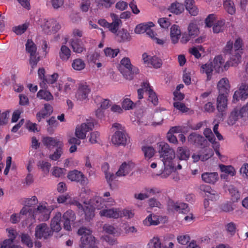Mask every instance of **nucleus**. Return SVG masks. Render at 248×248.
<instances>
[{
    "label": "nucleus",
    "mask_w": 248,
    "mask_h": 248,
    "mask_svg": "<svg viewBox=\"0 0 248 248\" xmlns=\"http://www.w3.org/2000/svg\"><path fill=\"white\" fill-rule=\"evenodd\" d=\"M91 191L89 189L83 187L81 189L79 197L83 201L85 207V217L87 220L92 219L94 216V210L107 208L108 206H113L115 204L114 199L110 197L109 192L104 193L102 197L96 196L92 200L87 201L85 199L89 195Z\"/></svg>",
    "instance_id": "obj_1"
},
{
    "label": "nucleus",
    "mask_w": 248,
    "mask_h": 248,
    "mask_svg": "<svg viewBox=\"0 0 248 248\" xmlns=\"http://www.w3.org/2000/svg\"><path fill=\"white\" fill-rule=\"evenodd\" d=\"M243 45V40L238 37L235 39L234 43L233 41L229 40L224 47V52L231 55L232 61H233L232 64H238L240 63Z\"/></svg>",
    "instance_id": "obj_2"
},
{
    "label": "nucleus",
    "mask_w": 248,
    "mask_h": 248,
    "mask_svg": "<svg viewBox=\"0 0 248 248\" xmlns=\"http://www.w3.org/2000/svg\"><path fill=\"white\" fill-rule=\"evenodd\" d=\"M156 148L164 166L175 167V153L174 150L164 141L158 142L156 144Z\"/></svg>",
    "instance_id": "obj_3"
},
{
    "label": "nucleus",
    "mask_w": 248,
    "mask_h": 248,
    "mask_svg": "<svg viewBox=\"0 0 248 248\" xmlns=\"http://www.w3.org/2000/svg\"><path fill=\"white\" fill-rule=\"evenodd\" d=\"M118 68L124 77L128 80L132 79L134 76L139 73V68L131 64L128 57H124L121 60Z\"/></svg>",
    "instance_id": "obj_4"
},
{
    "label": "nucleus",
    "mask_w": 248,
    "mask_h": 248,
    "mask_svg": "<svg viewBox=\"0 0 248 248\" xmlns=\"http://www.w3.org/2000/svg\"><path fill=\"white\" fill-rule=\"evenodd\" d=\"M53 206H48L46 202H42L39 204L37 208L33 210L32 216L34 219L40 221L47 220L49 217L51 212L54 209Z\"/></svg>",
    "instance_id": "obj_5"
},
{
    "label": "nucleus",
    "mask_w": 248,
    "mask_h": 248,
    "mask_svg": "<svg viewBox=\"0 0 248 248\" xmlns=\"http://www.w3.org/2000/svg\"><path fill=\"white\" fill-rule=\"evenodd\" d=\"M78 234L81 236L80 248H99L96 246H92L95 244V241L90 230L81 228L78 231Z\"/></svg>",
    "instance_id": "obj_6"
},
{
    "label": "nucleus",
    "mask_w": 248,
    "mask_h": 248,
    "mask_svg": "<svg viewBox=\"0 0 248 248\" xmlns=\"http://www.w3.org/2000/svg\"><path fill=\"white\" fill-rule=\"evenodd\" d=\"M42 31L46 34H51L58 32L61 28L60 24L54 19L43 18L39 23Z\"/></svg>",
    "instance_id": "obj_7"
},
{
    "label": "nucleus",
    "mask_w": 248,
    "mask_h": 248,
    "mask_svg": "<svg viewBox=\"0 0 248 248\" xmlns=\"http://www.w3.org/2000/svg\"><path fill=\"white\" fill-rule=\"evenodd\" d=\"M145 92L148 96V100L155 106L158 103V98L155 93L153 91L152 87L150 85L148 81L143 82L141 85V88L138 89V94L139 99L143 98L144 93Z\"/></svg>",
    "instance_id": "obj_8"
},
{
    "label": "nucleus",
    "mask_w": 248,
    "mask_h": 248,
    "mask_svg": "<svg viewBox=\"0 0 248 248\" xmlns=\"http://www.w3.org/2000/svg\"><path fill=\"white\" fill-rule=\"evenodd\" d=\"M225 57L219 55L214 59L213 64L214 68L217 73H221L224 71L227 70L230 66H236L237 64H232L233 61H232V57H230L229 60L225 62Z\"/></svg>",
    "instance_id": "obj_9"
},
{
    "label": "nucleus",
    "mask_w": 248,
    "mask_h": 248,
    "mask_svg": "<svg viewBox=\"0 0 248 248\" xmlns=\"http://www.w3.org/2000/svg\"><path fill=\"white\" fill-rule=\"evenodd\" d=\"M53 234V232L45 223L37 225L35 228L34 236L37 239L46 240Z\"/></svg>",
    "instance_id": "obj_10"
},
{
    "label": "nucleus",
    "mask_w": 248,
    "mask_h": 248,
    "mask_svg": "<svg viewBox=\"0 0 248 248\" xmlns=\"http://www.w3.org/2000/svg\"><path fill=\"white\" fill-rule=\"evenodd\" d=\"M129 138L125 131H115L111 138L112 143L116 146H125Z\"/></svg>",
    "instance_id": "obj_11"
},
{
    "label": "nucleus",
    "mask_w": 248,
    "mask_h": 248,
    "mask_svg": "<svg viewBox=\"0 0 248 248\" xmlns=\"http://www.w3.org/2000/svg\"><path fill=\"white\" fill-rule=\"evenodd\" d=\"M248 97V86L247 80L243 79L238 90L233 95V101L237 102L239 100H244Z\"/></svg>",
    "instance_id": "obj_12"
},
{
    "label": "nucleus",
    "mask_w": 248,
    "mask_h": 248,
    "mask_svg": "<svg viewBox=\"0 0 248 248\" xmlns=\"http://www.w3.org/2000/svg\"><path fill=\"white\" fill-rule=\"evenodd\" d=\"M93 126V123L91 122H87L78 125L75 130V136L79 139H84L87 133L92 130Z\"/></svg>",
    "instance_id": "obj_13"
},
{
    "label": "nucleus",
    "mask_w": 248,
    "mask_h": 248,
    "mask_svg": "<svg viewBox=\"0 0 248 248\" xmlns=\"http://www.w3.org/2000/svg\"><path fill=\"white\" fill-rule=\"evenodd\" d=\"M57 202L59 203L75 205L77 206L79 210L83 211L85 214V207L84 204L82 205L75 198H71L68 194L59 196L57 198Z\"/></svg>",
    "instance_id": "obj_14"
},
{
    "label": "nucleus",
    "mask_w": 248,
    "mask_h": 248,
    "mask_svg": "<svg viewBox=\"0 0 248 248\" xmlns=\"http://www.w3.org/2000/svg\"><path fill=\"white\" fill-rule=\"evenodd\" d=\"M67 178L71 181L79 182L82 185L88 184L87 178L82 172L77 170L70 171L67 174Z\"/></svg>",
    "instance_id": "obj_15"
},
{
    "label": "nucleus",
    "mask_w": 248,
    "mask_h": 248,
    "mask_svg": "<svg viewBox=\"0 0 248 248\" xmlns=\"http://www.w3.org/2000/svg\"><path fill=\"white\" fill-rule=\"evenodd\" d=\"M144 63L148 67L158 68L162 65L161 60L155 56H152L144 53L142 54Z\"/></svg>",
    "instance_id": "obj_16"
},
{
    "label": "nucleus",
    "mask_w": 248,
    "mask_h": 248,
    "mask_svg": "<svg viewBox=\"0 0 248 248\" xmlns=\"http://www.w3.org/2000/svg\"><path fill=\"white\" fill-rule=\"evenodd\" d=\"M203 133L205 137L212 144L213 148L214 149L216 155L220 160L223 161L224 156L222 155L219 152L220 145L218 142L216 141L214 135L211 129L206 128L204 130Z\"/></svg>",
    "instance_id": "obj_17"
},
{
    "label": "nucleus",
    "mask_w": 248,
    "mask_h": 248,
    "mask_svg": "<svg viewBox=\"0 0 248 248\" xmlns=\"http://www.w3.org/2000/svg\"><path fill=\"white\" fill-rule=\"evenodd\" d=\"M91 92L89 87L86 83H81L76 93L75 97L79 101H87Z\"/></svg>",
    "instance_id": "obj_18"
},
{
    "label": "nucleus",
    "mask_w": 248,
    "mask_h": 248,
    "mask_svg": "<svg viewBox=\"0 0 248 248\" xmlns=\"http://www.w3.org/2000/svg\"><path fill=\"white\" fill-rule=\"evenodd\" d=\"M99 215L101 217L117 219L121 217V209L119 208H105L100 209Z\"/></svg>",
    "instance_id": "obj_19"
},
{
    "label": "nucleus",
    "mask_w": 248,
    "mask_h": 248,
    "mask_svg": "<svg viewBox=\"0 0 248 248\" xmlns=\"http://www.w3.org/2000/svg\"><path fill=\"white\" fill-rule=\"evenodd\" d=\"M148 248H174V243L172 242H166L163 246L158 236H154L148 244Z\"/></svg>",
    "instance_id": "obj_20"
},
{
    "label": "nucleus",
    "mask_w": 248,
    "mask_h": 248,
    "mask_svg": "<svg viewBox=\"0 0 248 248\" xmlns=\"http://www.w3.org/2000/svg\"><path fill=\"white\" fill-rule=\"evenodd\" d=\"M213 155L212 150L209 148L203 149L200 153L194 154L192 155V158L194 162L199 160L204 161L207 160Z\"/></svg>",
    "instance_id": "obj_21"
},
{
    "label": "nucleus",
    "mask_w": 248,
    "mask_h": 248,
    "mask_svg": "<svg viewBox=\"0 0 248 248\" xmlns=\"http://www.w3.org/2000/svg\"><path fill=\"white\" fill-rule=\"evenodd\" d=\"M134 166V163L131 161L124 162L120 166L119 170L116 173V177L126 176L133 170Z\"/></svg>",
    "instance_id": "obj_22"
},
{
    "label": "nucleus",
    "mask_w": 248,
    "mask_h": 248,
    "mask_svg": "<svg viewBox=\"0 0 248 248\" xmlns=\"http://www.w3.org/2000/svg\"><path fill=\"white\" fill-rule=\"evenodd\" d=\"M64 228L66 230L70 231L71 225L73 224L76 217L74 212L68 210L65 212L63 215Z\"/></svg>",
    "instance_id": "obj_23"
},
{
    "label": "nucleus",
    "mask_w": 248,
    "mask_h": 248,
    "mask_svg": "<svg viewBox=\"0 0 248 248\" xmlns=\"http://www.w3.org/2000/svg\"><path fill=\"white\" fill-rule=\"evenodd\" d=\"M42 142L49 149L54 147H57L59 146H63V142L57 138L45 137L43 138Z\"/></svg>",
    "instance_id": "obj_24"
},
{
    "label": "nucleus",
    "mask_w": 248,
    "mask_h": 248,
    "mask_svg": "<svg viewBox=\"0 0 248 248\" xmlns=\"http://www.w3.org/2000/svg\"><path fill=\"white\" fill-rule=\"evenodd\" d=\"M219 94L228 95L230 90V85L228 79L226 78H221L217 85Z\"/></svg>",
    "instance_id": "obj_25"
},
{
    "label": "nucleus",
    "mask_w": 248,
    "mask_h": 248,
    "mask_svg": "<svg viewBox=\"0 0 248 248\" xmlns=\"http://www.w3.org/2000/svg\"><path fill=\"white\" fill-rule=\"evenodd\" d=\"M69 43L73 51L75 53H81L85 50L84 44L80 39L71 38Z\"/></svg>",
    "instance_id": "obj_26"
},
{
    "label": "nucleus",
    "mask_w": 248,
    "mask_h": 248,
    "mask_svg": "<svg viewBox=\"0 0 248 248\" xmlns=\"http://www.w3.org/2000/svg\"><path fill=\"white\" fill-rule=\"evenodd\" d=\"M218 179V174L216 172H206L202 174V179L206 183L215 184Z\"/></svg>",
    "instance_id": "obj_27"
},
{
    "label": "nucleus",
    "mask_w": 248,
    "mask_h": 248,
    "mask_svg": "<svg viewBox=\"0 0 248 248\" xmlns=\"http://www.w3.org/2000/svg\"><path fill=\"white\" fill-rule=\"evenodd\" d=\"M227 95L219 94L217 98V107L218 111L221 113L223 116V112L225 111L227 108Z\"/></svg>",
    "instance_id": "obj_28"
},
{
    "label": "nucleus",
    "mask_w": 248,
    "mask_h": 248,
    "mask_svg": "<svg viewBox=\"0 0 248 248\" xmlns=\"http://www.w3.org/2000/svg\"><path fill=\"white\" fill-rule=\"evenodd\" d=\"M75 84L76 82L74 79L71 78H68L63 88L60 83L58 84V89L59 91L67 94L70 93L75 88Z\"/></svg>",
    "instance_id": "obj_29"
},
{
    "label": "nucleus",
    "mask_w": 248,
    "mask_h": 248,
    "mask_svg": "<svg viewBox=\"0 0 248 248\" xmlns=\"http://www.w3.org/2000/svg\"><path fill=\"white\" fill-rule=\"evenodd\" d=\"M110 17L112 20V22L111 23H109L108 28L112 33L116 34L118 31V28L122 24V21L118 16L115 14L111 13L110 14Z\"/></svg>",
    "instance_id": "obj_30"
},
{
    "label": "nucleus",
    "mask_w": 248,
    "mask_h": 248,
    "mask_svg": "<svg viewBox=\"0 0 248 248\" xmlns=\"http://www.w3.org/2000/svg\"><path fill=\"white\" fill-rule=\"evenodd\" d=\"M6 230L8 232V236L9 238L3 242L0 248H11V246L12 245L13 240L15 239L17 235L16 231L13 228H9Z\"/></svg>",
    "instance_id": "obj_31"
},
{
    "label": "nucleus",
    "mask_w": 248,
    "mask_h": 248,
    "mask_svg": "<svg viewBox=\"0 0 248 248\" xmlns=\"http://www.w3.org/2000/svg\"><path fill=\"white\" fill-rule=\"evenodd\" d=\"M102 170L105 174L108 183L111 186L112 182L116 178L115 174L110 171L109 165L107 163H105L102 165Z\"/></svg>",
    "instance_id": "obj_32"
},
{
    "label": "nucleus",
    "mask_w": 248,
    "mask_h": 248,
    "mask_svg": "<svg viewBox=\"0 0 248 248\" xmlns=\"http://www.w3.org/2000/svg\"><path fill=\"white\" fill-rule=\"evenodd\" d=\"M181 34L180 27L177 25H173L170 28V36L172 43L175 44L178 42Z\"/></svg>",
    "instance_id": "obj_33"
},
{
    "label": "nucleus",
    "mask_w": 248,
    "mask_h": 248,
    "mask_svg": "<svg viewBox=\"0 0 248 248\" xmlns=\"http://www.w3.org/2000/svg\"><path fill=\"white\" fill-rule=\"evenodd\" d=\"M59 56L60 59L64 62H67L71 56V51L70 48L65 45H62L60 48Z\"/></svg>",
    "instance_id": "obj_34"
},
{
    "label": "nucleus",
    "mask_w": 248,
    "mask_h": 248,
    "mask_svg": "<svg viewBox=\"0 0 248 248\" xmlns=\"http://www.w3.org/2000/svg\"><path fill=\"white\" fill-rule=\"evenodd\" d=\"M185 8L183 3L175 1L168 7V10L171 13L179 15L184 11Z\"/></svg>",
    "instance_id": "obj_35"
},
{
    "label": "nucleus",
    "mask_w": 248,
    "mask_h": 248,
    "mask_svg": "<svg viewBox=\"0 0 248 248\" xmlns=\"http://www.w3.org/2000/svg\"><path fill=\"white\" fill-rule=\"evenodd\" d=\"M159 217L154 214H150L143 221V223L145 226H155L159 224Z\"/></svg>",
    "instance_id": "obj_36"
},
{
    "label": "nucleus",
    "mask_w": 248,
    "mask_h": 248,
    "mask_svg": "<svg viewBox=\"0 0 248 248\" xmlns=\"http://www.w3.org/2000/svg\"><path fill=\"white\" fill-rule=\"evenodd\" d=\"M170 206H172V210L179 213H186L189 211L187 204L183 202H170Z\"/></svg>",
    "instance_id": "obj_37"
},
{
    "label": "nucleus",
    "mask_w": 248,
    "mask_h": 248,
    "mask_svg": "<svg viewBox=\"0 0 248 248\" xmlns=\"http://www.w3.org/2000/svg\"><path fill=\"white\" fill-rule=\"evenodd\" d=\"M176 156L180 160H187L190 156V152L186 147H179L176 151Z\"/></svg>",
    "instance_id": "obj_38"
},
{
    "label": "nucleus",
    "mask_w": 248,
    "mask_h": 248,
    "mask_svg": "<svg viewBox=\"0 0 248 248\" xmlns=\"http://www.w3.org/2000/svg\"><path fill=\"white\" fill-rule=\"evenodd\" d=\"M116 35L118 41L120 42H128L131 40L130 33L125 29H122L118 31Z\"/></svg>",
    "instance_id": "obj_39"
},
{
    "label": "nucleus",
    "mask_w": 248,
    "mask_h": 248,
    "mask_svg": "<svg viewBox=\"0 0 248 248\" xmlns=\"http://www.w3.org/2000/svg\"><path fill=\"white\" fill-rule=\"evenodd\" d=\"M53 111V108L50 105L45 104L44 108L37 114V119L40 121L42 118H45L50 115Z\"/></svg>",
    "instance_id": "obj_40"
},
{
    "label": "nucleus",
    "mask_w": 248,
    "mask_h": 248,
    "mask_svg": "<svg viewBox=\"0 0 248 248\" xmlns=\"http://www.w3.org/2000/svg\"><path fill=\"white\" fill-rule=\"evenodd\" d=\"M61 214L57 213L55 217L52 219L50 226L51 229L56 232H59L61 229Z\"/></svg>",
    "instance_id": "obj_41"
},
{
    "label": "nucleus",
    "mask_w": 248,
    "mask_h": 248,
    "mask_svg": "<svg viewBox=\"0 0 248 248\" xmlns=\"http://www.w3.org/2000/svg\"><path fill=\"white\" fill-rule=\"evenodd\" d=\"M240 118L241 116L239 111V108H234L229 117L228 124L229 125H233Z\"/></svg>",
    "instance_id": "obj_42"
},
{
    "label": "nucleus",
    "mask_w": 248,
    "mask_h": 248,
    "mask_svg": "<svg viewBox=\"0 0 248 248\" xmlns=\"http://www.w3.org/2000/svg\"><path fill=\"white\" fill-rule=\"evenodd\" d=\"M155 24L152 22L142 23L137 25L135 29V32L141 34L146 32L148 28L154 27Z\"/></svg>",
    "instance_id": "obj_43"
},
{
    "label": "nucleus",
    "mask_w": 248,
    "mask_h": 248,
    "mask_svg": "<svg viewBox=\"0 0 248 248\" xmlns=\"http://www.w3.org/2000/svg\"><path fill=\"white\" fill-rule=\"evenodd\" d=\"M37 97L46 101L53 100L54 98L52 93L46 90H40L37 93Z\"/></svg>",
    "instance_id": "obj_44"
},
{
    "label": "nucleus",
    "mask_w": 248,
    "mask_h": 248,
    "mask_svg": "<svg viewBox=\"0 0 248 248\" xmlns=\"http://www.w3.org/2000/svg\"><path fill=\"white\" fill-rule=\"evenodd\" d=\"M220 171L228 175L233 176L236 174V170L234 168L232 165H225L223 164L219 165Z\"/></svg>",
    "instance_id": "obj_45"
},
{
    "label": "nucleus",
    "mask_w": 248,
    "mask_h": 248,
    "mask_svg": "<svg viewBox=\"0 0 248 248\" xmlns=\"http://www.w3.org/2000/svg\"><path fill=\"white\" fill-rule=\"evenodd\" d=\"M188 140L191 143L202 145V142L204 141V139L202 136L196 133H193L189 136Z\"/></svg>",
    "instance_id": "obj_46"
},
{
    "label": "nucleus",
    "mask_w": 248,
    "mask_h": 248,
    "mask_svg": "<svg viewBox=\"0 0 248 248\" xmlns=\"http://www.w3.org/2000/svg\"><path fill=\"white\" fill-rule=\"evenodd\" d=\"M223 7L225 11L230 15L235 14L236 9L234 2L232 0H225L223 1Z\"/></svg>",
    "instance_id": "obj_47"
},
{
    "label": "nucleus",
    "mask_w": 248,
    "mask_h": 248,
    "mask_svg": "<svg viewBox=\"0 0 248 248\" xmlns=\"http://www.w3.org/2000/svg\"><path fill=\"white\" fill-rule=\"evenodd\" d=\"M214 65L211 63H206L201 66V72L207 75V79L210 80L213 71Z\"/></svg>",
    "instance_id": "obj_48"
},
{
    "label": "nucleus",
    "mask_w": 248,
    "mask_h": 248,
    "mask_svg": "<svg viewBox=\"0 0 248 248\" xmlns=\"http://www.w3.org/2000/svg\"><path fill=\"white\" fill-rule=\"evenodd\" d=\"M188 33L192 37L194 38L198 35L199 29L195 22H191L189 23L188 28Z\"/></svg>",
    "instance_id": "obj_49"
},
{
    "label": "nucleus",
    "mask_w": 248,
    "mask_h": 248,
    "mask_svg": "<svg viewBox=\"0 0 248 248\" xmlns=\"http://www.w3.org/2000/svg\"><path fill=\"white\" fill-rule=\"evenodd\" d=\"M229 192L232 202H236L239 200L240 194L236 187L233 186H230L229 188Z\"/></svg>",
    "instance_id": "obj_50"
},
{
    "label": "nucleus",
    "mask_w": 248,
    "mask_h": 248,
    "mask_svg": "<svg viewBox=\"0 0 248 248\" xmlns=\"http://www.w3.org/2000/svg\"><path fill=\"white\" fill-rule=\"evenodd\" d=\"M142 151L144 153L145 158L150 159L155 155V149L151 146L146 145L142 148Z\"/></svg>",
    "instance_id": "obj_51"
},
{
    "label": "nucleus",
    "mask_w": 248,
    "mask_h": 248,
    "mask_svg": "<svg viewBox=\"0 0 248 248\" xmlns=\"http://www.w3.org/2000/svg\"><path fill=\"white\" fill-rule=\"evenodd\" d=\"M224 25V20H217L212 26L213 32L215 33H218L222 32L223 30Z\"/></svg>",
    "instance_id": "obj_52"
},
{
    "label": "nucleus",
    "mask_w": 248,
    "mask_h": 248,
    "mask_svg": "<svg viewBox=\"0 0 248 248\" xmlns=\"http://www.w3.org/2000/svg\"><path fill=\"white\" fill-rule=\"evenodd\" d=\"M63 146H59L56 147L54 153L49 155V158L53 161L58 160L63 154Z\"/></svg>",
    "instance_id": "obj_53"
},
{
    "label": "nucleus",
    "mask_w": 248,
    "mask_h": 248,
    "mask_svg": "<svg viewBox=\"0 0 248 248\" xmlns=\"http://www.w3.org/2000/svg\"><path fill=\"white\" fill-rule=\"evenodd\" d=\"M72 67L75 70L80 71L84 69L85 63L82 60L76 59L73 61Z\"/></svg>",
    "instance_id": "obj_54"
},
{
    "label": "nucleus",
    "mask_w": 248,
    "mask_h": 248,
    "mask_svg": "<svg viewBox=\"0 0 248 248\" xmlns=\"http://www.w3.org/2000/svg\"><path fill=\"white\" fill-rule=\"evenodd\" d=\"M178 243L181 245H186L190 242V236L187 234H181L177 236Z\"/></svg>",
    "instance_id": "obj_55"
},
{
    "label": "nucleus",
    "mask_w": 248,
    "mask_h": 248,
    "mask_svg": "<svg viewBox=\"0 0 248 248\" xmlns=\"http://www.w3.org/2000/svg\"><path fill=\"white\" fill-rule=\"evenodd\" d=\"M103 229L104 231L107 233L113 234L115 236H118L120 234V232L117 229L109 224H105L103 226Z\"/></svg>",
    "instance_id": "obj_56"
},
{
    "label": "nucleus",
    "mask_w": 248,
    "mask_h": 248,
    "mask_svg": "<svg viewBox=\"0 0 248 248\" xmlns=\"http://www.w3.org/2000/svg\"><path fill=\"white\" fill-rule=\"evenodd\" d=\"M38 167L46 174H48L51 167V164L45 160H41L38 162Z\"/></svg>",
    "instance_id": "obj_57"
},
{
    "label": "nucleus",
    "mask_w": 248,
    "mask_h": 248,
    "mask_svg": "<svg viewBox=\"0 0 248 248\" xmlns=\"http://www.w3.org/2000/svg\"><path fill=\"white\" fill-rule=\"evenodd\" d=\"M26 50L30 54L36 53L37 48L35 44L31 39H28L25 45Z\"/></svg>",
    "instance_id": "obj_58"
},
{
    "label": "nucleus",
    "mask_w": 248,
    "mask_h": 248,
    "mask_svg": "<svg viewBox=\"0 0 248 248\" xmlns=\"http://www.w3.org/2000/svg\"><path fill=\"white\" fill-rule=\"evenodd\" d=\"M217 20V16L216 15L214 14H210L205 19V26L211 28Z\"/></svg>",
    "instance_id": "obj_59"
},
{
    "label": "nucleus",
    "mask_w": 248,
    "mask_h": 248,
    "mask_svg": "<svg viewBox=\"0 0 248 248\" xmlns=\"http://www.w3.org/2000/svg\"><path fill=\"white\" fill-rule=\"evenodd\" d=\"M146 33L156 44L158 45H163L165 43L164 40L159 39L155 36L156 34L151 29V28H148Z\"/></svg>",
    "instance_id": "obj_60"
},
{
    "label": "nucleus",
    "mask_w": 248,
    "mask_h": 248,
    "mask_svg": "<svg viewBox=\"0 0 248 248\" xmlns=\"http://www.w3.org/2000/svg\"><path fill=\"white\" fill-rule=\"evenodd\" d=\"M66 170L57 166L53 167L52 174L55 177H62L65 175Z\"/></svg>",
    "instance_id": "obj_61"
},
{
    "label": "nucleus",
    "mask_w": 248,
    "mask_h": 248,
    "mask_svg": "<svg viewBox=\"0 0 248 248\" xmlns=\"http://www.w3.org/2000/svg\"><path fill=\"white\" fill-rule=\"evenodd\" d=\"M116 0H95V2L98 7H104L105 8H109L115 3Z\"/></svg>",
    "instance_id": "obj_62"
},
{
    "label": "nucleus",
    "mask_w": 248,
    "mask_h": 248,
    "mask_svg": "<svg viewBox=\"0 0 248 248\" xmlns=\"http://www.w3.org/2000/svg\"><path fill=\"white\" fill-rule=\"evenodd\" d=\"M22 242L29 248L33 247V243L30 236L27 234L23 233L21 235Z\"/></svg>",
    "instance_id": "obj_63"
},
{
    "label": "nucleus",
    "mask_w": 248,
    "mask_h": 248,
    "mask_svg": "<svg viewBox=\"0 0 248 248\" xmlns=\"http://www.w3.org/2000/svg\"><path fill=\"white\" fill-rule=\"evenodd\" d=\"M88 60L90 62L95 63L97 61L99 60L100 53L98 51L91 52L87 55Z\"/></svg>",
    "instance_id": "obj_64"
}]
</instances>
